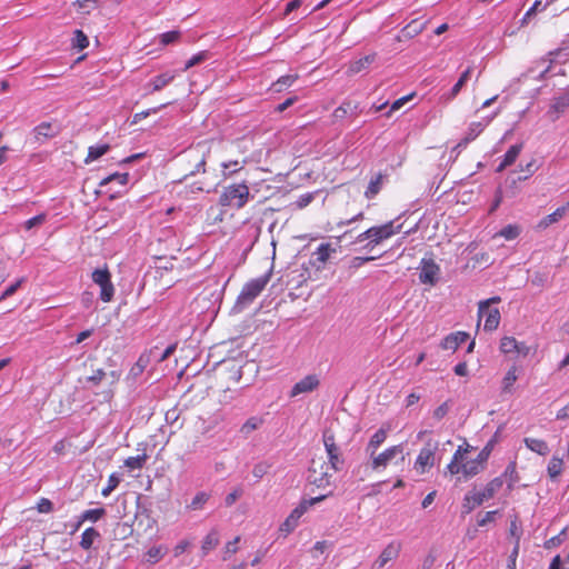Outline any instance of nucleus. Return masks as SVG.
Wrapping results in <instances>:
<instances>
[{"mask_svg":"<svg viewBox=\"0 0 569 569\" xmlns=\"http://www.w3.org/2000/svg\"><path fill=\"white\" fill-rule=\"evenodd\" d=\"M376 57H377L376 53H371V54H368V56L360 58L356 61L350 62L348 66L347 73L349 76H353V74L361 72L362 70L368 68L376 60Z\"/></svg>","mask_w":569,"mask_h":569,"instance_id":"nucleus-27","label":"nucleus"},{"mask_svg":"<svg viewBox=\"0 0 569 569\" xmlns=\"http://www.w3.org/2000/svg\"><path fill=\"white\" fill-rule=\"evenodd\" d=\"M270 280V273H266L248 281L238 296V302L241 305L251 303L266 288Z\"/></svg>","mask_w":569,"mask_h":569,"instance_id":"nucleus-9","label":"nucleus"},{"mask_svg":"<svg viewBox=\"0 0 569 569\" xmlns=\"http://www.w3.org/2000/svg\"><path fill=\"white\" fill-rule=\"evenodd\" d=\"M298 79H299L298 73L282 76L271 84V89L274 92H281L286 88L291 87Z\"/></svg>","mask_w":569,"mask_h":569,"instance_id":"nucleus-35","label":"nucleus"},{"mask_svg":"<svg viewBox=\"0 0 569 569\" xmlns=\"http://www.w3.org/2000/svg\"><path fill=\"white\" fill-rule=\"evenodd\" d=\"M437 449L438 442L432 440L427 441L420 449L415 461V469L419 475L428 472L433 467Z\"/></svg>","mask_w":569,"mask_h":569,"instance_id":"nucleus-10","label":"nucleus"},{"mask_svg":"<svg viewBox=\"0 0 569 569\" xmlns=\"http://www.w3.org/2000/svg\"><path fill=\"white\" fill-rule=\"evenodd\" d=\"M107 373L102 369H97L92 372V375L87 377V381L91 382L93 386H98L106 378Z\"/></svg>","mask_w":569,"mask_h":569,"instance_id":"nucleus-61","label":"nucleus"},{"mask_svg":"<svg viewBox=\"0 0 569 569\" xmlns=\"http://www.w3.org/2000/svg\"><path fill=\"white\" fill-rule=\"evenodd\" d=\"M209 498H210L209 493H207L204 491H200L192 498V500L189 505V508L191 510H201L203 508V506L207 503V501L209 500Z\"/></svg>","mask_w":569,"mask_h":569,"instance_id":"nucleus-45","label":"nucleus"},{"mask_svg":"<svg viewBox=\"0 0 569 569\" xmlns=\"http://www.w3.org/2000/svg\"><path fill=\"white\" fill-rule=\"evenodd\" d=\"M80 516L81 521L97 522L106 516V509L102 507L96 509H88L84 510Z\"/></svg>","mask_w":569,"mask_h":569,"instance_id":"nucleus-42","label":"nucleus"},{"mask_svg":"<svg viewBox=\"0 0 569 569\" xmlns=\"http://www.w3.org/2000/svg\"><path fill=\"white\" fill-rule=\"evenodd\" d=\"M328 497V495H321L310 499H303L300 503L290 512L286 520L280 525L279 531L286 537L291 533L299 525L300 518L315 505L321 502Z\"/></svg>","mask_w":569,"mask_h":569,"instance_id":"nucleus-5","label":"nucleus"},{"mask_svg":"<svg viewBox=\"0 0 569 569\" xmlns=\"http://www.w3.org/2000/svg\"><path fill=\"white\" fill-rule=\"evenodd\" d=\"M263 423L262 418L260 417H250L246 420V422L241 426L240 432L248 437L251 432L260 428V426Z\"/></svg>","mask_w":569,"mask_h":569,"instance_id":"nucleus-41","label":"nucleus"},{"mask_svg":"<svg viewBox=\"0 0 569 569\" xmlns=\"http://www.w3.org/2000/svg\"><path fill=\"white\" fill-rule=\"evenodd\" d=\"M208 58V53L206 51H201L194 56H192L184 66V70H188L201 62H203Z\"/></svg>","mask_w":569,"mask_h":569,"instance_id":"nucleus-57","label":"nucleus"},{"mask_svg":"<svg viewBox=\"0 0 569 569\" xmlns=\"http://www.w3.org/2000/svg\"><path fill=\"white\" fill-rule=\"evenodd\" d=\"M44 221H46V214L41 213V214L34 216V217L28 219L24 222V228L27 230H30V229H32L36 226L42 224Z\"/></svg>","mask_w":569,"mask_h":569,"instance_id":"nucleus-63","label":"nucleus"},{"mask_svg":"<svg viewBox=\"0 0 569 569\" xmlns=\"http://www.w3.org/2000/svg\"><path fill=\"white\" fill-rule=\"evenodd\" d=\"M401 551V543L399 541L389 542L376 559L373 566L377 569H382L388 562L396 560Z\"/></svg>","mask_w":569,"mask_h":569,"instance_id":"nucleus-14","label":"nucleus"},{"mask_svg":"<svg viewBox=\"0 0 569 569\" xmlns=\"http://www.w3.org/2000/svg\"><path fill=\"white\" fill-rule=\"evenodd\" d=\"M250 198L249 187L244 183H231L223 188L219 203L222 207H229L233 209L243 208Z\"/></svg>","mask_w":569,"mask_h":569,"instance_id":"nucleus-3","label":"nucleus"},{"mask_svg":"<svg viewBox=\"0 0 569 569\" xmlns=\"http://www.w3.org/2000/svg\"><path fill=\"white\" fill-rule=\"evenodd\" d=\"M247 162H248V158L243 157L241 160H231L228 162H223L222 168L226 170L229 169L230 172L233 173V172L240 171Z\"/></svg>","mask_w":569,"mask_h":569,"instance_id":"nucleus-53","label":"nucleus"},{"mask_svg":"<svg viewBox=\"0 0 569 569\" xmlns=\"http://www.w3.org/2000/svg\"><path fill=\"white\" fill-rule=\"evenodd\" d=\"M322 441L328 457L327 462L332 466L333 471L342 470L345 458L340 447L336 442L335 433L331 430H325Z\"/></svg>","mask_w":569,"mask_h":569,"instance_id":"nucleus-8","label":"nucleus"},{"mask_svg":"<svg viewBox=\"0 0 569 569\" xmlns=\"http://www.w3.org/2000/svg\"><path fill=\"white\" fill-rule=\"evenodd\" d=\"M34 137L38 141L54 137L58 131L54 129L51 122H41L34 128Z\"/></svg>","mask_w":569,"mask_h":569,"instance_id":"nucleus-31","label":"nucleus"},{"mask_svg":"<svg viewBox=\"0 0 569 569\" xmlns=\"http://www.w3.org/2000/svg\"><path fill=\"white\" fill-rule=\"evenodd\" d=\"M499 349L502 353H516L519 357H527L531 348L523 341H518L515 337L505 336L500 340Z\"/></svg>","mask_w":569,"mask_h":569,"instance_id":"nucleus-13","label":"nucleus"},{"mask_svg":"<svg viewBox=\"0 0 569 569\" xmlns=\"http://www.w3.org/2000/svg\"><path fill=\"white\" fill-rule=\"evenodd\" d=\"M569 108V93L555 97L550 103L547 116L551 121L558 120Z\"/></svg>","mask_w":569,"mask_h":569,"instance_id":"nucleus-17","label":"nucleus"},{"mask_svg":"<svg viewBox=\"0 0 569 569\" xmlns=\"http://www.w3.org/2000/svg\"><path fill=\"white\" fill-rule=\"evenodd\" d=\"M73 48L79 50H83L89 46V40L86 33L82 30H76L72 39Z\"/></svg>","mask_w":569,"mask_h":569,"instance_id":"nucleus-48","label":"nucleus"},{"mask_svg":"<svg viewBox=\"0 0 569 569\" xmlns=\"http://www.w3.org/2000/svg\"><path fill=\"white\" fill-rule=\"evenodd\" d=\"M482 317L486 318L483 326L486 331H493L498 328L500 323V311L498 308H488Z\"/></svg>","mask_w":569,"mask_h":569,"instance_id":"nucleus-30","label":"nucleus"},{"mask_svg":"<svg viewBox=\"0 0 569 569\" xmlns=\"http://www.w3.org/2000/svg\"><path fill=\"white\" fill-rule=\"evenodd\" d=\"M471 262H472V267L473 268H477V267L486 268V267H489L492 263L490 254L488 252L476 253L471 258Z\"/></svg>","mask_w":569,"mask_h":569,"instance_id":"nucleus-46","label":"nucleus"},{"mask_svg":"<svg viewBox=\"0 0 569 569\" xmlns=\"http://www.w3.org/2000/svg\"><path fill=\"white\" fill-rule=\"evenodd\" d=\"M147 458L148 456L146 453L136 457H128L124 460V466L131 470L141 469L144 466Z\"/></svg>","mask_w":569,"mask_h":569,"instance_id":"nucleus-44","label":"nucleus"},{"mask_svg":"<svg viewBox=\"0 0 569 569\" xmlns=\"http://www.w3.org/2000/svg\"><path fill=\"white\" fill-rule=\"evenodd\" d=\"M526 447L540 456H546L549 452L548 443L543 439L526 437L523 439Z\"/></svg>","mask_w":569,"mask_h":569,"instance_id":"nucleus-29","label":"nucleus"},{"mask_svg":"<svg viewBox=\"0 0 569 569\" xmlns=\"http://www.w3.org/2000/svg\"><path fill=\"white\" fill-rule=\"evenodd\" d=\"M498 513V510L487 511L482 515V517L478 518L477 523L479 527H485L490 522H493L496 520V516Z\"/></svg>","mask_w":569,"mask_h":569,"instance_id":"nucleus-60","label":"nucleus"},{"mask_svg":"<svg viewBox=\"0 0 569 569\" xmlns=\"http://www.w3.org/2000/svg\"><path fill=\"white\" fill-rule=\"evenodd\" d=\"M440 268L432 259L421 260V271L419 273V280L423 284H436L438 280Z\"/></svg>","mask_w":569,"mask_h":569,"instance_id":"nucleus-15","label":"nucleus"},{"mask_svg":"<svg viewBox=\"0 0 569 569\" xmlns=\"http://www.w3.org/2000/svg\"><path fill=\"white\" fill-rule=\"evenodd\" d=\"M563 470V460L558 456H552L549 460L547 472L550 479H557Z\"/></svg>","mask_w":569,"mask_h":569,"instance_id":"nucleus-37","label":"nucleus"},{"mask_svg":"<svg viewBox=\"0 0 569 569\" xmlns=\"http://www.w3.org/2000/svg\"><path fill=\"white\" fill-rule=\"evenodd\" d=\"M509 535L516 539V542H520L522 530L517 517L510 521Z\"/></svg>","mask_w":569,"mask_h":569,"instance_id":"nucleus-56","label":"nucleus"},{"mask_svg":"<svg viewBox=\"0 0 569 569\" xmlns=\"http://www.w3.org/2000/svg\"><path fill=\"white\" fill-rule=\"evenodd\" d=\"M501 301V298L496 296V297H491L487 300H482L479 302L478 305V317H479V320L482 318V316L485 315L486 310L488 308H490V305L491 303H499Z\"/></svg>","mask_w":569,"mask_h":569,"instance_id":"nucleus-55","label":"nucleus"},{"mask_svg":"<svg viewBox=\"0 0 569 569\" xmlns=\"http://www.w3.org/2000/svg\"><path fill=\"white\" fill-rule=\"evenodd\" d=\"M110 149V146L104 143V144H100V146H91L89 147L88 149V154L84 159V162L86 163H90L97 159H99L100 157H102L103 154H106Z\"/></svg>","mask_w":569,"mask_h":569,"instance_id":"nucleus-39","label":"nucleus"},{"mask_svg":"<svg viewBox=\"0 0 569 569\" xmlns=\"http://www.w3.org/2000/svg\"><path fill=\"white\" fill-rule=\"evenodd\" d=\"M98 0H76L73 6L77 7L82 13H89L96 8Z\"/></svg>","mask_w":569,"mask_h":569,"instance_id":"nucleus-54","label":"nucleus"},{"mask_svg":"<svg viewBox=\"0 0 569 569\" xmlns=\"http://www.w3.org/2000/svg\"><path fill=\"white\" fill-rule=\"evenodd\" d=\"M495 443H496V440L495 439H490L486 446L480 450V452L477 455V458L478 460L481 462V465L483 466V468H486V465H487V461L493 450V447H495Z\"/></svg>","mask_w":569,"mask_h":569,"instance_id":"nucleus-47","label":"nucleus"},{"mask_svg":"<svg viewBox=\"0 0 569 569\" xmlns=\"http://www.w3.org/2000/svg\"><path fill=\"white\" fill-rule=\"evenodd\" d=\"M449 411L448 402L441 403L433 410V418L437 420H441Z\"/></svg>","mask_w":569,"mask_h":569,"instance_id":"nucleus-64","label":"nucleus"},{"mask_svg":"<svg viewBox=\"0 0 569 569\" xmlns=\"http://www.w3.org/2000/svg\"><path fill=\"white\" fill-rule=\"evenodd\" d=\"M523 149V143H517L511 146L508 151L505 153L502 161L497 168L498 172L503 171L507 167L513 164L519 157L521 150Z\"/></svg>","mask_w":569,"mask_h":569,"instance_id":"nucleus-25","label":"nucleus"},{"mask_svg":"<svg viewBox=\"0 0 569 569\" xmlns=\"http://www.w3.org/2000/svg\"><path fill=\"white\" fill-rule=\"evenodd\" d=\"M502 479L506 478L508 482V488L513 489L515 485L519 481V473L517 471V462L510 461L506 467L503 473L500 476Z\"/></svg>","mask_w":569,"mask_h":569,"instance_id":"nucleus-33","label":"nucleus"},{"mask_svg":"<svg viewBox=\"0 0 569 569\" xmlns=\"http://www.w3.org/2000/svg\"><path fill=\"white\" fill-rule=\"evenodd\" d=\"M335 252L330 243H321L312 254L311 264L317 269L323 268Z\"/></svg>","mask_w":569,"mask_h":569,"instance_id":"nucleus-19","label":"nucleus"},{"mask_svg":"<svg viewBox=\"0 0 569 569\" xmlns=\"http://www.w3.org/2000/svg\"><path fill=\"white\" fill-rule=\"evenodd\" d=\"M100 537L101 535L96 528L89 527L82 532L79 545L81 549L88 551L92 548L93 543L100 539Z\"/></svg>","mask_w":569,"mask_h":569,"instance_id":"nucleus-28","label":"nucleus"},{"mask_svg":"<svg viewBox=\"0 0 569 569\" xmlns=\"http://www.w3.org/2000/svg\"><path fill=\"white\" fill-rule=\"evenodd\" d=\"M180 37L181 33L178 30L168 31L160 36V43L162 46H168L177 42L180 39Z\"/></svg>","mask_w":569,"mask_h":569,"instance_id":"nucleus-52","label":"nucleus"},{"mask_svg":"<svg viewBox=\"0 0 569 569\" xmlns=\"http://www.w3.org/2000/svg\"><path fill=\"white\" fill-rule=\"evenodd\" d=\"M168 104H170V102H166V103H162V104H160L158 107H153V108H150L148 110H143V111L134 113L133 118H132V123H138L139 121H141L142 119L149 117L150 114L157 113L162 108H166Z\"/></svg>","mask_w":569,"mask_h":569,"instance_id":"nucleus-49","label":"nucleus"},{"mask_svg":"<svg viewBox=\"0 0 569 569\" xmlns=\"http://www.w3.org/2000/svg\"><path fill=\"white\" fill-rule=\"evenodd\" d=\"M491 119L492 118H486L483 121L471 122L468 127L465 138L462 139V142L465 144H467V143L473 141L483 131V129L490 123Z\"/></svg>","mask_w":569,"mask_h":569,"instance_id":"nucleus-26","label":"nucleus"},{"mask_svg":"<svg viewBox=\"0 0 569 569\" xmlns=\"http://www.w3.org/2000/svg\"><path fill=\"white\" fill-rule=\"evenodd\" d=\"M219 532L216 529L209 531V533L203 538L201 550L203 555H207L219 545Z\"/></svg>","mask_w":569,"mask_h":569,"instance_id":"nucleus-36","label":"nucleus"},{"mask_svg":"<svg viewBox=\"0 0 569 569\" xmlns=\"http://www.w3.org/2000/svg\"><path fill=\"white\" fill-rule=\"evenodd\" d=\"M388 429L380 428L378 429L370 438L366 446V452L369 456H373L376 451H378L379 447L387 440Z\"/></svg>","mask_w":569,"mask_h":569,"instance_id":"nucleus-24","label":"nucleus"},{"mask_svg":"<svg viewBox=\"0 0 569 569\" xmlns=\"http://www.w3.org/2000/svg\"><path fill=\"white\" fill-rule=\"evenodd\" d=\"M425 29V23L415 19L409 22L402 30L401 33L405 38H413L422 32Z\"/></svg>","mask_w":569,"mask_h":569,"instance_id":"nucleus-40","label":"nucleus"},{"mask_svg":"<svg viewBox=\"0 0 569 569\" xmlns=\"http://www.w3.org/2000/svg\"><path fill=\"white\" fill-rule=\"evenodd\" d=\"M269 465L266 462H259L253 466L252 468V475L257 479H261L269 470Z\"/></svg>","mask_w":569,"mask_h":569,"instance_id":"nucleus-62","label":"nucleus"},{"mask_svg":"<svg viewBox=\"0 0 569 569\" xmlns=\"http://www.w3.org/2000/svg\"><path fill=\"white\" fill-rule=\"evenodd\" d=\"M518 379V367L516 365L511 366L506 372L502 379V391L510 392L515 382Z\"/></svg>","mask_w":569,"mask_h":569,"instance_id":"nucleus-38","label":"nucleus"},{"mask_svg":"<svg viewBox=\"0 0 569 569\" xmlns=\"http://www.w3.org/2000/svg\"><path fill=\"white\" fill-rule=\"evenodd\" d=\"M503 480L501 477L491 479L482 491L469 492L463 498V509L466 512L472 511L476 507L481 506L483 501L489 500L496 496L501 489Z\"/></svg>","mask_w":569,"mask_h":569,"instance_id":"nucleus-4","label":"nucleus"},{"mask_svg":"<svg viewBox=\"0 0 569 569\" xmlns=\"http://www.w3.org/2000/svg\"><path fill=\"white\" fill-rule=\"evenodd\" d=\"M473 447L465 439L452 455L450 462L446 466V472L458 476V479L468 480L485 470L478 458H470L469 453Z\"/></svg>","mask_w":569,"mask_h":569,"instance_id":"nucleus-1","label":"nucleus"},{"mask_svg":"<svg viewBox=\"0 0 569 569\" xmlns=\"http://www.w3.org/2000/svg\"><path fill=\"white\" fill-rule=\"evenodd\" d=\"M400 230L401 224L396 226L393 221H388L380 226H373L359 233L356 238V242L361 243L368 241L366 248H375L395 234L399 233Z\"/></svg>","mask_w":569,"mask_h":569,"instance_id":"nucleus-2","label":"nucleus"},{"mask_svg":"<svg viewBox=\"0 0 569 569\" xmlns=\"http://www.w3.org/2000/svg\"><path fill=\"white\" fill-rule=\"evenodd\" d=\"M36 508L39 513H50L53 511V503L48 498H40Z\"/></svg>","mask_w":569,"mask_h":569,"instance_id":"nucleus-58","label":"nucleus"},{"mask_svg":"<svg viewBox=\"0 0 569 569\" xmlns=\"http://www.w3.org/2000/svg\"><path fill=\"white\" fill-rule=\"evenodd\" d=\"M520 227L518 224H508L503 227L498 233H496V237H502L506 240H513L520 234Z\"/></svg>","mask_w":569,"mask_h":569,"instance_id":"nucleus-43","label":"nucleus"},{"mask_svg":"<svg viewBox=\"0 0 569 569\" xmlns=\"http://www.w3.org/2000/svg\"><path fill=\"white\" fill-rule=\"evenodd\" d=\"M319 385L320 380L317 375H308L293 385L289 396L293 398L301 393L311 392L316 390L319 387Z\"/></svg>","mask_w":569,"mask_h":569,"instance_id":"nucleus-16","label":"nucleus"},{"mask_svg":"<svg viewBox=\"0 0 569 569\" xmlns=\"http://www.w3.org/2000/svg\"><path fill=\"white\" fill-rule=\"evenodd\" d=\"M472 72V67H468L459 77L458 81L453 84L449 92L443 93L441 96V100L443 102L452 101L461 91V89L466 86L467 81L470 79Z\"/></svg>","mask_w":569,"mask_h":569,"instance_id":"nucleus-20","label":"nucleus"},{"mask_svg":"<svg viewBox=\"0 0 569 569\" xmlns=\"http://www.w3.org/2000/svg\"><path fill=\"white\" fill-rule=\"evenodd\" d=\"M413 96H415V93H410L408 96L401 97V98L397 99L396 101H393L387 116L390 117V114L393 111L399 110L402 106H405V103H407L409 100H411L413 98Z\"/></svg>","mask_w":569,"mask_h":569,"instance_id":"nucleus-59","label":"nucleus"},{"mask_svg":"<svg viewBox=\"0 0 569 569\" xmlns=\"http://www.w3.org/2000/svg\"><path fill=\"white\" fill-rule=\"evenodd\" d=\"M469 338V335L465 331H457L448 335L441 341V348L445 350L456 351L462 343Z\"/></svg>","mask_w":569,"mask_h":569,"instance_id":"nucleus-21","label":"nucleus"},{"mask_svg":"<svg viewBox=\"0 0 569 569\" xmlns=\"http://www.w3.org/2000/svg\"><path fill=\"white\" fill-rule=\"evenodd\" d=\"M158 350V347H153L148 351L142 352L136 363L129 370L127 379L136 380L149 366L152 356Z\"/></svg>","mask_w":569,"mask_h":569,"instance_id":"nucleus-18","label":"nucleus"},{"mask_svg":"<svg viewBox=\"0 0 569 569\" xmlns=\"http://www.w3.org/2000/svg\"><path fill=\"white\" fill-rule=\"evenodd\" d=\"M166 553L167 548L164 546H152L146 551L144 561L149 565H156L164 557Z\"/></svg>","mask_w":569,"mask_h":569,"instance_id":"nucleus-32","label":"nucleus"},{"mask_svg":"<svg viewBox=\"0 0 569 569\" xmlns=\"http://www.w3.org/2000/svg\"><path fill=\"white\" fill-rule=\"evenodd\" d=\"M212 143V140H202L189 148L187 151L188 154L198 158V162L196 163L194 169L191 171V174L206 172L207 157L211 152Z\"/></svg>","mask_w":569,"mask_h":569,"instance_id":"nucleus-12","label":"nucleus"},{"mask_svg":"<svg viewBox=\"0 0 569 569\" xmlns=\"http://www.w3.org/2000/svg\"><path fill=\"white\" fill-rule=\"evenodd\" d=\"M371 460L372 470L380 471L386 469L397 457L401 462L405 461L403 446L395 445L386 448L383 451H376L373 456H369Z\"/></svg>","mask_w":569,"mask_h":569,"instance_id":"nucleus-7","label":"nucleus"},{"mask_svg":"<svg viewBox=\"0 0 569 569\" xmlns=\"http://www.w3.org/2000/svg\"><path fill=\"white\" fill-rule=\"evenodd\" d=\"M337 471L322 457L313 458L309 467V482L317 488L330 486L331 479Z\"/></svg>","mask_w":569,"mask_h":569,"instance_id":"nucleus-6","label":"nucleus"},{"mask_svg":"<svg viewBox=\"0 0 569 569\" xmlns=\"http://www.w3.org/2000/svg\"><path fill=\"white\" fill-rule=\"evenodd\" d=\"M92 281L100 287V299L110 302L113 299L114 287L111 282V273L108 268L96 269L92 272Z\"/></svg>","mask_w":569,"mask_h":569,"instance_id":"nucleus-11","label":"nucleus"},{"mask_svg":"<svg viewBox=\"0 0 569 569\" xmlns=\"http://www.w3.org/2000/svg\"><path fill=\"white\" fill-rule=\"evenodd\" d=\"M128 180H129V173L124 172V173H112L108 177H106L104 179L101 180L100 182V186H106L112 181H117L118 183L124 186L128 183Z\"/></svg>","mask_w":569,"mask_h":569,"instance_id":"nucleus-50","label":"nucleus"},{"mask_svg":"<svg viewBox=\"0 0 569 569\" xmlns=\"http://www.w3.org/2000/svg\"><path fill=\"white\" fill-rule=\"evenodd\" d=\"M121 479L117 473H111L108 478L107 486L102 489L101 495L108 497L120 483Z\"/></svg>","mask_w":569,"mask_h":569,"instance_id":"nucleus-51","label":"nucleus"},{"mask_svg":"<svg viewBox=\"0 0 569 569\" xmlns=\"http://www.w3.org/2000/svg\"><path fill=\"white\" fill-rule=\"evenodd\" d=\"M385 176L382 173H378L375 178H372L365 191V197L367 199L375 198L381 190L383 184Z\"/></svg>","mask_w":569,"mask_h":569,"instance_id":"nucleus-34","label":"nucleus"},{"mask_svg":"<svg viewBox=\"0 0 569 569\" xmlns=\"http://www.w3.org/2000/svg\"><path fill=\"white\" fill-rule=\"evenodd\" d=\"M174 78H176V74L173 72H169V71L153 77L150 80V82L147 84V87L150 88L149 93H153V92L162 90L166 86L171 83Z\"/></svg>","mask_w":569,"mask_h":569,"instance_id":"nucleus-23","label":"nucleus"},{"mask_svg":"<svg viewBox=\"0 0 569 569\" xmlns=\"http://www.w3.org/2000/svg\"><path fill=\"white\" fill-rule=\"evenodd\" d=\"M568 210H569V201L565 206H561V207L557 208L552 213L547 214L546 217H543L538 222L537 228H539L541 230L547 229L549 226H551V224L558 222L559 220H561L566 216Z\"/></svg>","mask_w":569,"mask_h":569,"instance_id":"nucleus-22","label":"nucleus"}]
</instances>
